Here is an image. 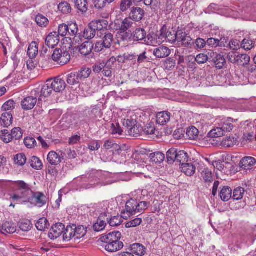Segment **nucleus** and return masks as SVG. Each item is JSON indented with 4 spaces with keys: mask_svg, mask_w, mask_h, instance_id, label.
Returning a JSON list of instances; mask_svg holds the SVG:
<instances>
[{
    "mask_svg": "<svg viewBox=\"0 0 256 256\" xmlns=\"http://www.w3.org/2000/svg\"><path fill=\"white\" fill-rule=\"evenodd\" d=\"M121 233L118 231L111 232L102 236L100 240L104 243V246L108 252H113L120 250L124 247V244L120 241Z\"/></svg>",
    "mask_w": 256,
    "mask_h": 256,
    "instance_id": "1",
    "label": "nucleus"
},
{
    "mask_svg": "<svg viewBox=\"0 0 256 256\" xmlns=\"http://www.w3.org/2000/svg\"><path fill=\"white\" fill-rule=\"evenodd\" d=\"M16 184L18 188L14 193L10 195V198L18 204L30 203L33 192L24 181H18Z\"/></svg>",
    "mask_w": 256,
    "mask_h": 256,
    "instance_id": "2",
    "label": "nucleus"
},
{
    "mask_svg": "<svg viewBox=\"0 0 256 256\" xmlns=\"http://www.w3.org/2000/svg\"><path fill=\"white\" fill-rule=\"evenodd\" d=\"M149 205L150 203L146 202H138L135 199L131 198L126 204L125 210L128 216H130L145 210Z\"/></svg>",
    "mask_w": 256,
    "mask_h": 256,
    "instance_id": "3",
    "label": "nucleus"
},
{
    "mask_svg": "<svg viewBox=\"0 0 256 256\" xmlns=\"http://www.w3.org/2000/svg\"><path fill=\"white\" fill-rule=\"evenodd\" d=\"M52 90L50 82L48 80L44 84L32 90L31 94L38 98V105L43 101V98L44 99L51 95Z\"/></svg>",
    "mask_w": 256,
    "mask_h": 256,
    "instance_id": "4",
    "label": "nucleus"
},
{
    "mask_svg": "<svg viewBox=\"0 0 256 256\" xmlns=\"http://www.w3.org/2000/svg\"><path fill=\"white\" fill-rule=\"evenodd\" d=\"M52 58L61 66H63L70 62V56L66 50L62 51L60 49H56L52 55Z\"/></svg>",
    "mask_w": 256,
    "mask_h": 256,
    "instance_id": "5",
    "label": "nucleus"
},
{
    "mask_svg": "<svg viewBox=\"0 0 256 256\" xmlns=\"http://www.w3.org/2000/svg\"><path fill=\"white\" fill-rule=\"evenodd\" d=\"M47 200L46 196L44 194L40 192H33L30 203L35 206L41 208L46 204Z\"/></svg>",
    "mask_w": 256,
    "mask_h": 256,
    "instance_id": "6",
    "label": "nucleus"
},
{
    "mask_svg": "<svg viewBox=\"0 0 256 256\" xmlns=\"http://www.w3.org/2000/svg\"><path fill=\"white\" fill-rule=\"evenodd\" d=\"M63 154H64L60 151L59 152L51 151L48 154L47 160L52 166H58L63 160Z\"/></svg>",
    "mask_w": 256,
    "mask_h": 256,
    "instance_id": "7",
    "label": "nucleus"
},
{
    "mask_svg": "<svg viewBox=\"0 0 256 256\" xmlns=\"http://www.w3.org/2000/svg\"><path fill=\"white\" fill-rule=\"evenodd\" d=\"M52 90L56 92H60L64 90L66 87L65 81L60 76L56 78L54 80H49Z\"/></svg>",
    "mask_w": 256,
    "mask_h": 256,
    "instance_id": "8",
    "label": "nucleus"
},
{
    "mask_svg": "<svg viewBox=\"0 0 256 256\" xmlns=\"http://www.w3.org/2000/svg\"><path fill=\"white\" fill-rule=\"evenodd\" d=\"M240 166L244 170H252L256 168V159L252 156H245L241 160Z\"/></svg>",
    "mask_w": 256,
    "mask_h": 256,
    "instance_id": "9",
    "label": "nucleus"
},
{
    "mask_svg": "<svg viewBox=\"0 0 256 256\" xmlns=\"http://www.w3.org/2000/svg\"><path fill=\"white\" fill-rule=\"evenodd\" d=\"M65 228L64 225L62 223H57L50 228L48 236L51 239H56L58 238L64 232Z\"/></svg>",
    "mask_w": 256,
    "mask_h": 256,
    "instance_id": "10",
    "label": "nucleus"
},
{
    "mask_svg": "<svg viewBox=\"0 0 256 256\" xmlns=\"http://www.w3.org/2000/svg\"><path fill=\"white\" fill-rule=\"evenodd\" d=\"M31 96L26 98L21 102L22 108L26 110H32L36 106L37 102V96Z\"/></svg>",
    "mask_w": 256,
    "mask_h": 256,
    "instance_id": "11",
    "label": "nucleus"
},
{
    "mask_svg": "<svg viewBox=\"0 0 256 256\" xmlns=\"http://www.w3.org/2000/svg\"><path fill=\"white\" fill-rule=\"evenodd\" d=\"M60 42V36L56 32L50 33L46 38V44L50 48H54Z\"/></svg>",
    "mask_w": 256,
    "mask_h": 256,
    "instance_id": "12",
    "label": "nucleus"
},
{
    "mask_svg": "<svg viewBox=\"0 0 256 256\" xmlns=\"http://www.w3.org/2000/svg\"><path fill=\"white\" fill-rule=\"evenodd\" d=\"M171 53L170 50L164 46L154 48L152 54L156 58H162L168 56Z\"/></svg>",
    "mask_w": 256,
    "mask_h": 256,
    "instance_id": "13",
    "label": "nucleus"
},
{
    "mask_svg": "<svg viewBox=\"0 0 256 256\" xmlns=\"http://www.w3.org/2000/svg\"><path fill=\"white\" fill-rule=\"evenodd\" d=\"M16 231V224L10 222H4L0 228V232L4 235L12 234Z\"/></svg>",
    "mask_w": 256,
    "mask_h": 256,
    "instance_id": "14",
    "label": "nucleus"
},
{
    "mask_svg": "<svg viewBox=\"0 0 256 256\" xmlns=\"http://www.w3.org/2000/svg\"><path fill=\"white\" fill-rule=\"evenodd\" d=\"M144 10L140 8H132L129 14V18L135 22H140L144 16Z\"/></svg>",
    "mask_w": 256,
    "mask_h": 256,
    "instance_id": "15",
    "label": "nucleus"
},
{
    "mask_svg": "<svg viewBox=\"0 0 256 256\" xmlns=\"http://www.w3.org/2000/svg\"><path fill=\"white\" fill-rule=\"evenodd\" d=\"M237 120H234L231 118H228L222 119L218 124L224 132H230L234 126V123Z\"/></svg>",
    "mask_w": 256,
    "mask_h": 256,
    "instance_id": "16",
    "label": "nucleus"
},
{
    "mask_svg": "<svg viewBox=\"0 0 256 256\" xmlns=\"http://www.w3.org/2000/svg\"><path fill=\"white\" fill-rule=\"evenodd\" d=\"M171 114L168 111L158 112L156 114V122L160 125L164 126L170 122Z\"/></svg>",
    "mask_w": 256,
    "mask_h": 256,
    "instance_id": "17",
    "label": "nucleus"
},
{
    "mask_svg": "<svg viewBox=\"0 0 256 256\" xmlns=\"http://www.w3.org/2000/svg\"><path fill=\"white\" fill-rule=\"evenodd\" d=\"M13 118L11 112H5L1 116L0 124L4 128H8L12 124Z\"/></svg>",
    "mask_w": 256,
    "mask_h": 256,
    "instance_id": "18",
    "label": "nucleus"
},
{
    "mask_svg": "<svg viewBox=\"0 0 256 256\" xmlns=\"http://www.w3.org/2000/svg\"><path fill=\"white\" fill-rule=\"evenodd\" d=\"M108 20L102 19L96 20H94L90 23V26L93 28L94 30L98 31L104 30V29L106 28L108 26Z\"/></svg>",
    "mask_w": 256,
    "mask_h": 256,
    "instance_id": "19",
    "label": "nucleus"
},
{
    "mask_svg": "<svg viewBox=\"0 0 256 256\" xmlns=\"http://www.w3.org/2000/svg\"><path fill=\"white\" fill-rule=\"evenodd\" d=\"M68 34L70 36H74L73 38L74 42H75L76 43H78L80 41H82V38H80V35L78 34V25L76 23H72L70 24H68Z\"/></svg>",
    "mask_w": 256,
    "mask_h": 256,
    "instance_id": "20",
    "label": "nucleus"
},
{
    "mask_svg": "<svg viewBox=\"0 0 256 256\" xmlns=\"http://www.w3.org/2000/svg\"><path fill=\"white\" fill-rule=\"evenodd\" d=\"M146 32L143 28H138L135 30L132 34V36L134 41H142L146 40Z\"/></svg>",
    "mask_w": 256,
    "mask_h": 256,
    "instance_id": "21",
    "label": "nucleus"
},
{
    "mask_svg": "<svg viewBox=\"0 0 256 256\" xmlns=\"http://www.w3.org/2000/svg\"><path fill=\"white\" fill-rule=\"evenodd\" d=\"M94 48V44L89 41L84 42L80 47L79 51L82 54L88 56L92 52Z\"/></svg>",
    "mask_w": 256,
    "mask_h": 256,
    "instance_id": "22",
    "label": "nucleus"
},
{
    "mask_svg": "<svg viewBox=\"0 0 256 256\" xmlns=\"http://www.w3.org/2000/svg\"><path fill=\"white\" fill-rule=\"evenodd\" d=\"M219 195L222 200L228 202L232 198V190L228 186H224L221 190Z\"/></svg>",
    "mask_w": 256,
    "mask_h": 256,
    "instance_id": "23",
    "label": "nucleus"
},
{
    "mask_svg": "<svg viewBox=\"0 0 256 256\" xmlns=\"http://www.w3.org/2000/svg\"><path fill=\"white\" fill-rule=\"evenodd\" d=\"M63 238L66 242H68L72 238L75 240L74 224L68 226L66 229L64 228L63 232Z\"/></svg>",
    "mask_w": 256,
    "mask_h": 256,
    "instance_id": "24",
    "label": "nucleus"
},
{
    "mask_svg": "<svg viewBox=\"0 0 256 256\" xmlns=\"http://www.w3.org/2000/svg\"><path fill=\"white\" fill-rule=\"evenodd\" d=\"M75 240L84 237L86 234V228L83 226H76L74 224Z\"/></svg>",
    "mask_w": 256,
    "mask_h": 256,
    "instance_id": "25",
    "label": "nucleus"
},
{
    "mask_svg": "<svg viewBox=\"0 0 256 256\" xmlns=\"http://www.w3.org/2000/svg\"><path fill=\"white\" fill-rule=\"evenodd\" d=\"M226 43L225 38H221L220 40L214 38H210L206 42V44L212 47L224 46Z\"/></svg>",
    "mask_w": 256,
    "mask_h": 256,
    "instance_id": "26",
    "label": "nucleus"
},
{
    "mask_svg": "<svg viewBox=\"0 0 256 256\" xmlns=\"http://www.w3.org/2000/svg\"><path fill=\"white\" fill-rule=\"evenodd\" d=\"M181 170L186 176H192L195 173L196 167L192 164L186 163L182 165Z\"/></svg>",
    "mask_w": 256,
    "mask_h": 256,
    "instance_id": "27",
    "label": "nucleus"
},
{
    "mask_svg": "<svg viewBox=\"0 0 256 256\" xmlns=\"http://www.w3.org/2000/svg\"><path fill=\"white\" fill-rule=\"evenodd\" d=\"M66 81L68 84L73 86L79 84L80 80L77 72H72L67 75Z\"/></svg>",
    "mask_w": 256,
    "mask_h": 256,
    "instance_id": "28",
    "label": "nucleus"
},
{
    "mask_svg": "<svg viewBox=\"0 0 256 256\" xmlns=\"http://www.w3.org/2000/svg\"><path fill=\"white\" fill-rule=\"evenodd\" d=\"M135 24L132 20L128 18H126L124 20L120 26H118V30L121 32H126L128 28L133 27V25Z\"/></svg>",
    "mask_w": 256,
    "mask_h": 256,
    "instance_id": "29",
    "label": "nucleus"
},
{
    "mask_svg": "<svg viewBox=\"0 0 256 256\" xmlns=\"http://www.w3.org/2000/svg\"><path fill=\"white\" fill-rule=\"evenodd\" d=\"M244 193V188L240 186L237 187L233 190L232 198L236 200H240L243 198Z\"/></svg>",
    "mask_w": 256,
    "mask_h": 256,
    "instance_id": "30",
    "label": "nucleus"
},
{
    "mask_svg": "<svg viewBox=\"0 0 256 256\" xmlns=\"http://www.w3.org/2000/svg\"><path fill=\"white\" fill-rule=\"evenodd\" d=\"M38 44L36 42H32L28 50V54L30 58H34L38 54Z\"/></svg>",
    "mask_w": 256,
    "mask_h": 256,
    "instance_id": "31",
    "label": "nucleus"
},
{
    "mask_svg": "<svg viewBox=\"0 0 256 256\" xmlns=\"http://www.w3.org/2000/svg\"><path fill=\"white\" fill-rule=\"evenodd\" d=\"M150 160L152 162L156 163H161L162 162L164 158V154L160 152H156L150 154Z\"/></svg>",
    "mask_w": 256,
    "mask_h": 256,
    "instance_id": "32",
    "label": "nucleus"
},
{
    "mask_svg": "<svg viewBox=\"0 0 256 256\" xmlns=\"http://www.w3.org/2000/svg\"><path fill=\"white\" fill-rule=\"evenodd\" d=\"M114 41V36L111 33H105L102 42L104 44L106 49L109 48L111 46L112 42Z\"/></svg>",
    "mask_w": 256,
    "mask_h": 256,
    "instance_id": "33",
    "label": "nucleus"
},
{
    "mask_svg": "<svg viewBox=\"0 0 256 256\" xmlns=\"http://www.w3.org/2000/svg\"><path fill=\"white\" fill-rule=\"evenodd\" d=\"M237 142V138L233 136H226L224 138L222 144L224 146L230 148L234 146Z\"/></svg>",
    "mask_w": 256,
    "mask_h": 256,
    "instance_id": "34",
    "label": "nucleus"
},
{
    "mask_svg": "<svg viewBox=\"0 0 256 256\" xmlns=\"http://www.w3.org/2000/svg\"><path fill=\"white\" fill-rule=\"evenodd\" d=\"M178 152L177 150L174 148H172L168 151L166 158L169 164H172L176 160Z\"/></svg>",
    "mask_w": 256,
    "mask_h": 256,
    "instance_id": "35",
    "label": "nucleus"
},
{
    "mask_svg": "<svg viewBox=\"0 0 256 256\" xmlns=\"http://www.w3.org/2000/svg\"><path fill=\"white\" fill-rule=\"evenodd\" d=\"M76 6L82 12H86L88 10L87 0H74Z\"/></svg>",
    "mask_w": 256,
    "mask_h": 256,
    "instance_id": "36",
    "label": "nucleus"
},
{
    "mask_svg": "<svg viewBox=\"0 0 256 256\" xmlns=\"http://www.w3.org/2000/svg\"><path fill=\"white\" fill-rule=\"evenodd\" d=\"M48 222L45 218H40L36 224V228L40 231L44 230L46 228H48Z\"/></svg>",
    "mask_w": 256,
    "mask_h": 256,
    "instance_id": "37",
    "label": "nucleus"
},
{
    "mask_svg": "<svg viewBox=\"0 0 256 256\" xmlns=\"http://www.w3.org/2000/svg\"><path fill=\"white\" fill-rule=\"evenodd\" d=\"M188 160V154L184 150L178 152L176 160L179 162L182 165L186 164Z\"/></svg>",
    "mask_w": 256,
    "mask_h": 256,
    "instance_id": "38",
    "label": "nucleus"
},
{
    "mask_svg": "<svg viewBox=\"0 0 256 256\" xmlns=\"http://www.w3.org/2000/svg\"><path fill=\"white\" fill-rule=\"evenodd\" d=\"M198 130L194 126L189 128L186 131V134L189 139L196 140L198 136Z\"/></svg>",
    "mask_w": 256,
    "mask_h": 256,
    "instance_id": "39",
    "label": "nucleus"
},
{
    "mask_svg": "<svg viewBox=\"0 0 256 256\" xmlns=\"http://www.w3.org/2000/svg\"><path fill=\"white\" fill-rule=\"evenodd\" d=\"M236 60V62L240 65L244 66L249 62L250 61V57L246 54H239L238 53V56Z\"/></svg>",
    "mask_w": 256,
    "mask_h": 256,
    "instance_id": "40",
    "label": "nucleus"
},
{
    "mask_svg": "<svg viewBox=\"0 0 256 256\" xmlns=\"http://www.w3.org/2000/svg\"><path fill=\"white\" fill-rule=\"evenodd\" d=\"M144 247L139 244H134L132 246V252L136 254L138 256H143L144 254L145 251Z\"/></svg>",
    "mask_w": 256,
    "mask_h": 256,
    "instance_id": "41",
    "label": "nucleus"
},
{
    "mask_svg": "<svg viewBox=\"0 0 256 256\" xmlns=\"http://www.w3.org/2000/svg\"><path fill=\"white\" fill-rule=\"evenodd\" d=\"M1 140L6 144L10 142L12 140L11 133L8 130H2L0 132Z\"/></svg>",
    "mask_w": 256,
    "mask_h": 256,
    "instance_id": "42",
    "label": "nucleus"
},
{
    "mask_svg": "<svg viewBox=\"0 0 256 256\" xmlns=\"http://www.w3.org/2000/svg\"><path fill=\"white\" fill-rule=\"evenodd\" d=\"M30 164L32 168L37 170H41L42 167V164L41 160L35 156L32 157Z\"/></svg>",
    "mask_w": 256,
    "mask_h": 256,
    "instance_id": "43",
    "label": "nucleus"
},
{
    "mask_svg": "<svg viewBox=\"0 0 256 256\" xmlns=\"http://www.w3.org/2000/svg\"><path fill=\"white\" fill-rule=\"evenodd\" d=\"M96 34V32L91 27L90 24L89 26L84 29L83 36L86 39L90 40L94 38Z\"/></svg>",
    "mask_w": 256,
    "mask_h": 256,
    "instance_id": "44",
    "label": "nucleus"
},
{
    "mask_svg": "<svg viewBox=\"0 0 256 256\" xmlns=\"http://www.w3.org/2000/svg\"><path fill=\"white\" fill-rule=\"evenodd\" d=\"M142 128L140 126L138 125L137 123L135 124L134 126L130 128V130H128V132L129 135L133 136H138L142 133Z\"/></svg>",
    "mask_w": 256,
    "mask_h": 256,
    "instance_id": "45",
    "label": "nucleus"
},
{
    "mask_svg": "<svg viewBox=\"0 0 256 256\" xmlns=\"http://www.w3.org/2000/svg\"><path fill=\"white\" fill-rule=\"evenodd\" d=\"M106 226V222L102 220V216L100 217L96 223L93 226V228L94 231L98 232L102 230Z\"/></svg>",
    "mask_w": 256,
    "mask_h": 256,
    "instance_id": "46",
    "label": "nucleus"
},
{
    "mask_svg": "<svg viewBox=\"0 0 256 256\" xmlns=\"http://www.w3.org/2000/svg\"><path fill=\"white\" fill-rule=\"evenodd\" d=\"M224 132L219 126L218 127L211 130L208 133L210 137L212 138L220 137L224 136Z\"/></svg>",
    "mask_w": 256,
    "mask_h": 256,
    "instance_id": "47",
    "label": "nucleus"
},
{
    "mask_svg": "<svg viewBox=\"0 0 256 256\" xmlns=\"http://www.w3.org/2000/svg\"><path fill=\"white\" fill-rule=\"evenodd\" d=\"M36 22L39 26L46 27L48 24V20L43 15L38 14L36 17Z\"/></svg>",
    "mask_w": 256,
    "mask_h": 256,
    "instance_id": "48",
    "label": "nucleus"
},
{
    "mask_svg": "<svg viewBox=\"0 0 256 256\" xmlns=\"http://www.w3.org/2000/svg\"><path fill=\"white\" fill-rule=\"evenodd\" d=\"M58 8L64 14H70L72 11L70 4L66 2H62L59 4Z\"/></svg>",
    "mask_w": 256,
    "mask_h": 256,
    "instance_id": "49",
    "label": "nucleus"
},
{
    "mask_svg": "<svg viewBox=\"0 0 256 256\" xmlns=\"http://www.w3.org/2000/svg\"><path fill=\"white\" fill-rule=\"evenodd\" d=\"M214 63L216 67L219 69L222 68L224 66L226 61L224 56L219 54L216 58L214 59Z\"/></svg>",
    "mask_w": 256,
    "mask_h": 256,
    "instance_id": "50",
    "label": "nucleus"
},
{
    "mask_svg": "<svg viewBox=\"0 0 256 256\" xmlns=\"http://www.w3.org/2000/svg\"><path fill=\"white\" fill-rule=\"evenodd\" d=\"M176 32L172 29L168 30H166V32L165 35L166 40L171 43L176 42Z\"/></svg>",
    "mask_w": 256,
    "mask_h": 256,
    "instance_id": "51",
    "label": "nucleus"
},
{
    "mask_svg": "<svg viewBox=\"0 0 256 256\" xmlns=\"http://www.w3.org/2000/svg\"><path fill=\"white\" fill-rule=\"evenodd\" d=\"M11 135L12 140L15 139L18 140L22 138L23 133L22 132V129L20 128L16 127L12 130Z\"/></svg>",
    "mask_w": 256,
    "mask_h": 256,
    "instance_id": "52",
    "label": "nucleus"
},
{
    "mask_svg": "<svg viewBox=\"0 0 256 256\" xmlns=\"http://www.w3.org/2000/svg\"><path fill=\"white\" fill-rule=\"evenodd\" d=\"M14 161L16 164L22 166L26 164V158L24 154H18L14 156Z\"/></svg>",
    "mask_w": 256,
    "mask_h": 256,
    "instance_id": "53",
    "label": "nucleus"
},
{
    "mask_svg": "<svg viewBox=\"0 0 256 256\" xmlns=\"http://www.w3.org/2000/svg\"><path fill=\"white\" fill-rule=\"evenodd\" d=\"M254 42L248 38H244L242 42L241 46L245 50H250L254 46Z\"/></svg>",
    "mask_w": 256,
    "mask_h": 256,
    "instance_id": "54",
    "label": "nucleus"
},
{
    "mask_svg": "<svg viewBox=\"0 0 256 256\" xmlns=\"http://www.w3.org/2000/svg\"><path fill=\"white\" fill-rule=\"evenodd\" d=\"M202 174L203 178L206 182H212L213 181V176L212 172L208 168H204Z\"/></svg>",
    "mask_w": 256,
    "mask_h": 256,
    "instance_id": "55",
    "label": "nucleus"
},
{
    "mask_svg": "<svg viewBox=\"0 0 256 256\" xmlns=\"http://www.w3.org/2000/svg\"><path fill=\"white\" fill-rule=\"evenodd\" d=\"M133 4H134V0H122L120 4V9L123 12H126L128 8L132 6Z\"/></svg>",
    "mask_w": 256,
    "mask_h": 256,
    "instance_id": "56",
    "label": "nucleus"
},
{
    "mask_svg": "<svg viewBox=\"0 0 256 256\" xmlns=\"http://www.w3.org/2000/svg\"><path fill=\"white\" fill-rule=\"evenodd\" d=\"M157 38L156 35L149 34L147 36H146V40H144L142 43H145L148 45H154L158 44Z\"/></svg>",
    "mask_w": 256,
    "mask_h": 256,
    "instance_id": "57",
    "label": "nucleus"
},
{
    "mask_svg": "<svg viewBox=\"0 0 256 256\" xmlns=\"http://www.w3.org/2000/svg\"><path fill=\"white\" fill-rule=\"evenodd\" d=\"M166 32V26H164L160 30V34L159 35H156L158 44H162L166 40V37L165 36Z\"/></svg>",
    "mask_w": 256,
    "mask_h": 256,
    "instance_id": "58",
    "label": "nucleus"
},
{
    "mask_svg": "<svg viewBox=\"0 0 256 256\" xmlns=\"http://www.w3.org/2000/svg\"><path fill=\"white\" fill-rule=\"evenodd\" d=\"M247 123L246 127V130L248 132V134L250 137H253L256 132V126H255L254 124L252 122H246Z\"/></svg>",
    "mask_w": 256,
    "mask_h": 256,
    "instance_id": "59",
    "label": "nucleus"
},
{
    "mask_svg": "<svg viewBox=\"0 0 256 256\" xmlns=\"http://www.w3.org/2000/svg\"><path fill=\"white\" fill-rule=\"evenodd\" d=\"M24 144L28 148H34L36 146V140L32 137L26 138L24 140Z\"/></svg>",
    "mask_w": 256,
    "mask_h": 256,
    "instance_id": "60",
    "label": "nucleus"
},
{
    "mask_svg": "<svg viewBox=\"0 0 256 256\" xmlns=\"http://www.w3.org/2000/svg\"><path fill=\"white\" fill-rule=\"evenodd\" d=\"M80 80L82 79L88 78L91 74V70L89 68H82L80 70L77 72Z\"/></svg>",
    "mask_w": 256,
    "mask_h": 256,
    "instance_id": "61",
    "label": "nucleus"
},
{
    "mask_svg": "<svg viewBox=\"0 0 256 256\" xmlns=\"http://www.w3.org/2000/svg\"><path fill=\"white\" fill-rule=\"evenodd\" d=\"M122 221V218L120 216H114L111 218L108 223L111 226H116L120 225Z\"/></svg>",
    "mask_w": 256,
    "mask_h": 256,
    "instance_id": "62",
    "label": "nucleus"
},
{
    "mask_svg": "<svg viewBox=\"0 0 256 256\" xmlns=\"http://www.w3.org/2000/svg\"><path fill=\"white\" fill-rule=\"evenodd\" d=\"M68 26L65 24H62L58 26V34L59 36H64L68 34Z\"/></svg>",
    "mask_w": 256,
    "mask_h": 256,
    "instance_id": "63",
    "label": "nucleus"
},
{
    "mask_svg": "<svg viewBox=\"0 0 256 256\" xmlns=\"http://www.w3.org/2000/svg\"><path fill=\"white\" fill-rule=\"evenodd\" d=\"M154 131L155 128L154 124L150 123L148 124H147L144 129L142 128V132H144V134L150 135L154 134Z\"/></svg>",
    "mask_w": 256,
    "mask_h": 256,
    "instance_id": "64",
    "label": "nucleus"
}]
</instances>
